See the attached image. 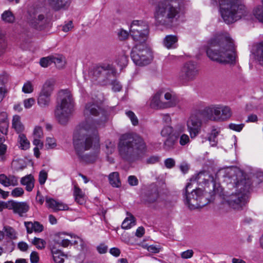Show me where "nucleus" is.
I'll list each match as a JSON object with an SVG mask.
<instances>
[{
  "label": "nucleus",
  "mask_w": 263,
  "mask_h": 263,
  "mask_svg": "<svg viewBox=\"0 0 263 263\" xmlns=\"http://www.w3.org/2000/svg\"><path fill=\"white\" fill-rule=\"evenodd\" d=\"M100 139L97 127L87 121L77 126L73 143L77 154L84 161L93 163L99 159Z\"/></svg>",
  "instance_id": "obj_1"
},
{
  "label": "nucleus",
  "mask_w": 263,
  "mask_h": 263,
  "mask_svg": "<svg viewBox=\"0 0 263 263\" xmlns=\"http://www.w3.org/2000/svg\"><path fill=\"white\" fill-rule=\"evenodd\" d=\"M206 54L212 61L222 64H235L237 58L233 40L229 34H219L208 42Z\"/></svg>",
  "instance_id": "obj_2"
},
{
  "label": "nucleus",
  "mask_w": 263,
  "mask_h": 263,
  "mask_svg": "<svg viewBox=\"0 0 263 263\" xmlns=\"http://www.w3.org/2000/svg\"><path fill=\"white\" fill-rule=\"evenodd\" d=\"M120 156L127 161H133L143 155L147 150L143 139L138 135H123L118 144Z\"/></svg>",
  "instance_id": "obj_3"
},
{
  "label": "nucleus",
  "mask_w": 263,
  "mask_h": 263,
  "mask_svg": "<svg viewBox=\"0 0 263 263\" xmlns=\"http://www.w3.org/2000/svg\"><path fill=\"white\" fill-rule=\"evenodd\" d=\"M154 16L156 23L166 27L176 24L180 16L179 0H162L155 8Z\"/></svg>",
  "instance_id": "obj_4"
},
{
  "label": "nucleus",
  "mask_w": 263,
  "mask_h": 263,
  "mask_svg": "<svg viewBox=\"0 0 263 263\" xmlns=\"http://www.w3.org/2000/svg\"><path fill=\"white\" fill-rule=\"evenodd\" d=\"M74 99L69 91L62 90L59 91L54 110L56 121L62 125L67 124L74 113Z\"/></svg>",
  "instance_id": "obj_5"
},
{
  "label": "nucleus",
  "mask_w": 263,
  "mask_h": 263,
  "mask_svg": "<svg viewBox=\"0 0 263 263\" xmlns=\"http://www.w3.org/2000/svg\"><path fill=\"white\" fill-rule=\"evenodd\" d=\"M237 177H240L237 178V180L235 183L237 192L229 196L227 202L233 209L239 210L247 203L248 198V193L251 189L252 181L241 171L238 172Z\"/></svg>",
  "instance_id": "obj_6"
},
{
  "label": "nucleus",
  "mask_w": 263,
  "mask_h": 263,
  "mask_svg": "<svg viewBox=\"0 0 263 263\" xmlns=\"http://www.w3.org/2000/svg\"><path fill=\"white\" fill-rule=\"evenodd\" d=\"M183 201L190 210L201 208L214 200V194L210 195L200 188L193 189V183H188L183 191Z\"/></svg>",
  "instance_id": "obj_7"
},
{
  "label": "nucleus",
  "mask_w": 263,
  "mask_h": 263,
  "mask_svg": "<svg viewBox=\"0 0 263 263\" xmlns=\"http://www.w3.org/2000/svg\"><path fill=\"white\" fill-rule=\"evenodd\" d=\"M219 4L221 17L228 24L246 17L249 13L240 0H219Z\"/></svg>",
  "instance_id": "obj_8"
},
{
  "label": "nucleus",
  "mask_w": 263,
  "mask_h": 263,
  "mask_svg": "<svg viewBox=\"0 0 263 263\" xmlns=\"http://www.w3.org/2000/svg\"><path fill=\"white\" fill-rule=\"evenodd\" d=\"M89 76L93 81H97L100 85H107L110 84L112 78H114V70L109 65L96 66L89 72Z\"/></svg>",
  "instance_id": "obj_9"
},
{
  "label": "nucleus",
  "mask_w": 263,
  "mask_h": 263,
  "mask_svg": "<svg viewBox=\"0 0 263 263\" xmlns=\"http://www.w3.org/2000/svg\"><path fill=\"white\" fill-rule=\"evenodd\" d=\"M131 58L136 65L143 66L151 62L152 54L145 46L136 45L131 51Z\"/></svg>",
  "instance_id": "obj_10"
},
{
  "label": "nucleus",
  "mask_w": 263,
  "mask_h": 263,
  "mask_svg": "<svg viewBox=\"0 0 263 263\" xmlns=\"http://www.w3.org/2000/svg\"><path fill=\"white\" fill-rule=\"evenodd\" d=\"M83 114L86 118H89L91 116L99 117L96 121L98 125L104 124L107 119V112L94 102H90L86 104Z\"/></svg>",
  "instance_id": "obj_11"
},
{
  "label": "nucleus",
  "mask_w": 263,
  "mask_h": 263,
  "mask_svg": "<svg viewBox=\"0 0 263 263\" xmlns=\"http://www.w3.org/2000/svg\"><path fill=\"white\" fill-rule=\"evenodd\" d=\"M27 21L33 27L39 29L46 21L45 13L42 8L33 7L28 12Z\"/></svg>",
  "instance_id": "obj_12"
},
{
  "label": "nucleus",
  "mask_w": 263,
  "mask_h": 263,
  "mask_svg": "<svg viewBox=\"0 0 263 263\" xmlns=\"http://www.w3.org/2000/svg\"><path fill=\"white\" fill-rule=\"evenodd\" d=\"M198 74V68L196 63L188 62L181 68L178 78L182 83H187L194 80Z\"/></svg>",
  "instance_id": "obj_13"
},
{
  "label": "nucleus",
  "mask_w": 263,
  "mask_h": 263,
  "mask_svg": "<svg viewBox=\"0 0 263 263\" xmlns=\"http://www.w3.org/2000/svg\"><path fill=\"white\" fill-rule=\"evenodd\" d=\"M202 124V120L197 115L193 114L189 117L186 122V126L192 139L195 138L200 134Z\"/></svg>",
  "instance_id": "obj_14"
},
{
  "label": "nucleus",
  "mask_w": 263,
  "mask_h": 263,
  "mask_svg": "<svg viewBox=\"0 0 263 263\" xmlns=\"http://www.w3.org/2000/svg\"><path fill=\"white\" fill-rule=\"evenodd\" d=\"M220 111H222L220 104H211L201 110L200 114L209 120L217 122V120L221 119L219 116Z\"/></svg>",
  "instance_id": "obj_15"
},
{
  "label": "nucleus",
  "mask_w": 263,
  "mask_h": 263,
  "mask_svg": "<svg viewBox=\"0 0 263 263\" xmlns=\"http://www.w3.org/2000/svg\"><path fill=\"white\" fill-rule=\"evenodd\" d=\"M9 208V210H13L14 213L18 214L20 216H23L29 209V206L26 202H16L13 200H11V204Z\"/></svg>",
  "instance_id": "obj_16"
},
{
  "label": "nucleus",
  "mask_w": 263,
  "mask_h": 263,
  "mask_svg": "<svg viewBox=\"0 0 263 263\" xmlns=\"http://www.w3.org/2000/svg\"><path fill=\"white\" fill-rule=\"evenodd\" d=\"M71 0H47L49 7L55 11L66 10L70 6Z\"/></svg>",
  "instance_id": "obj_17"
},
{
  "label": "nucleus",
  "mask_w": 263,
  "mask_h": 263,
  "mask_svg": "<svg viewBox=\"0 0 263 263\" xmlns=\"http://www.w3.org/2000/svg\"><path fill=\"white\" fill-rule=\"evenodd\" d=\"M130 30H134L136 33H137L138 31H142L141 34L143 35L149 33V27L147 24L142 21H134L130 25Z\"/></svg>",
  "instance_id": "obj_18"
},
{
  "label": "nucleus",
  "mask_w": 263,
  "mask_h": 263,
  "mask_svg": "<svg viewBox=\"0 0 263 263\" xmlns=\"http://www.w3.org/2000/svg\"><path fill=\"white\" fill-rule=\"evenodd\" d=\"M146 201L149 203L161 201L158 187L156 185H152L151 189L148 191L146 195Z\"/></svg>",
  "instance_id": "obj_19"
},
{
  "label": "nucleus",
  "mask_w": 263,
  "mask_h": 263,
  "mask_svg": "<svg viewBox=\"0 0 263 263\" xmlns=\"http://www.w3.org/2000/svg\"><path fill=\"white\" fill-rule=\"evenodd\" d=\"M56 81L53 78L47 79L42 86L40 92L52 96L55 85Z\"/></svg>",
  "instance_id": "obj_20"
},
{
  "label": "nucleus",
  "mask_w": 263,
  "mask_h": 263,
  "mask_svg": "<svg viewBox=\"0 0 263 263\" xmlns=\"http://www.w3.org/2000/svg\"><path fill=\"white\" fill-rule=\"evenodd\" d=\"M164 97L165 100V101L164 102L165 108L174 107L179 102L178 97L173 92H167L164 94Z\"/></svg>",
  "instance_id": "obj_21"
},
{
  "label": "nucleus",
  "mask_w": 263,
  "mask_h": 263,
  "mask_svg": "<svg viewBox=\"0 0 263 263\" xmlns=\"http://www.w3.org/2000/svg\"><path fill=\"white\" fill-rule=\"evenodd\" d=\"M162 95V91H158L153 96L149 104L151 108L156 109L165 108L164 102L161 100Z\"/></svg>",
  "instance_id": "obj_22"
},
{
  "label": "nucleus",
  "mask_w": 263,
  "mask_h": 263,
  "mask_svg": "<svg viewBox=\"0 0 263 263\" xmlns=\"http://www.w3.org/2000/svg\"><path fill=\"white\" fill-rule=\"evenodd\" d=\"M46 203L49 208L54 211L67 210L68 209L66 204L59 202L52 198H46Z\"/></svg>",
  "instance_id": "obj_23"
},
{
  "label": "nucleus",
  "mask_w": 263,
  "mask_h": 263,
  "mask_svg": "<svg viewBox=\"0 0 263 263\" xmlns=\"http://www.w3.org/2000/svg\"><path fill=\"white\" fill-rule=\"evenodd\" d=\"M196 179L200 184H206L210 182L215 183L214 176L206 171L201 172L198 173Z\"/></svg>",
  "instance_id": "obj_24"
},
{
  "label": "nucleus",
  "mask_w": 263,
  "mask_h": 263,
  "mask_svg": "<svg viewBox=\"0 0 263 263\" xmlns=\"http://www.w3.org/2000/svg\"><path fill=\"white\" fill-rule=\"evenodd\" d=\"M51 96L39 92L37 98V103L40 107L48 108L51 104Z\"/></svg>",
  "instance_id": "obj_25"
},
{
  "label": "nucleus",
  "mask_w": 263,
  "mask_h": 263,
  "mask_svg": "<svg viewBox=\"0 0 263 263\" xmlns=\"http://www.w3.org/2000/svg\"><path fill=\"white\" fill-rule=\"evenodd\" d=\"M178 37L175 35H167L163 40V45L167 49L175 48L177 46Z\"/></svg>",
  "instance_id": "obj_26"
},
{
  "label": "nucleus",
  "mask_w": 263,
  "mask_h": 263,
  "mask_svg": "<svg viewBox=\"0 0 263 263\" xmlns=\"http://www.w3.org/2000/svg\"><path fill=\"white\" fill-rule=\"evenodd\" d=\"M50 250L55 263H63L64 260V257H66L67 255L57 249L55 246H51Z\"/></svg>",
  "instance_id": "obj_27"
},
{
  "label": "nucleus",
  "mask_w": 263,
  "mask_h": 263,
  "mask_svg": "<svg viewBox=\"0 0 263 263\" xmlns=\"http://www.w3.org/2000/svg\"><path fill=\"white\" fill-rule=\"evenodd\" d=\"M21 183L26 186V190L28 192H31L34 186V179L31 175H28L21 178Z\"/></svg>",
  "instance_id": "obj_28"
},
{
  "label": "nucleus",
  "mask_w": 263,
  "mask_h": 263,
  "mask_svg": "<svg viewBox=\"0 0 263 263\" xmlns=\"http://www.w3.org/2000/svg\"><path fill=\"white\" fill-rule=\"evenodd\" d=\"M178 137L175 135L170 136L164 142L163 148L166 151H170L175 148L177 143Z\"/></svg>",
  "instance_id": "obj_29"
},
{
  "label": "nucleus",
  "mask_w": 263,
  "mask_h": 263,
  "mask_svg": "<svg viewBox=\"0 0 263 263\" xmlns=\"http://www.w3.org/2000/svg\"><path fill=\"white\" fill-rule=\"evenodd\" d=\"M220 107L222 111L219 112V116L221 119L217 120V122L225 121L228 120L232 116V111L231 108L228 106H224L220 104Z\"/></svg>",
  "instance_id": "obj_30"
},
{
  "label": "nucleus",
  "mask_w": 263,
  "mask_h": 263,
  "mask_svg": "<svg viewBox=\"0 0 263 263\" xmlns=\"http://www.w3.org/2000/svg\"><path fill=\"white\" fill-rule=\"evenodd\" d=\"M63 236L64 234H63L55 235L54 238L55 245L53 246L57 247V245H59V246H62L63 247H68L70 244V241L67 239H65Z\"/></svg>",
  "instance_id": "obj_31"
},
{
  "label": "nucleus",
  "mask_w": 263,
  "mask_h": 263,
  "mask_svg": "<svg viewBox=\"0 0 263 263\" xmlns=\"http://www.w3.org/2000/svg\"><path fill=\"white\" fill-rule=\"evenodd\" d=\"M108 179L110 184L113 187H119L121 185V183L119 179V174L117 172L110 173L108 176Z\"/></svg>",
  "instance_id": "obj_32"
},
{
  "label": "nucleus",
  "mask_w": 263,
  "mask_h": 263,
  "mask_svg": "<svg viewBox=\"0 0 263 263\" xmlns=\"http://www.w3.org/2000/svg\"><path fill=\"white\" fill-rule=\"evenodd\" d=\"M12 127L15 129L18 133L22 132L24 129V127L21 122L20 117L18 115H15L12 119Z\"/></svg>",
  "instance_id": "obj_33"
},
{
  "label": "nucleus",
  "mask_w": 263,
  "mask_h": 263,
  "mask_svg": "<svg viewBox=\"0 0 263 263\" xmlns=\"http://www.w3.org/2000/svg\"><path fill=\"white\" fill-rule=\"evenodd\" d=\"M141 33L142 31H138L137 33L134 32V30H130V34L133 39L136 42L139 43H144L147 39L148 34H145L143 35Z\"/></svg>",
  "instance_id": "obj_34"
},
{
  "label": "nucleus",
  "mask_w": 263,
  "mask_h": 263,
  "mask_svg": "<svg viewBox=\"0 0 263 263\" xmlns=\"http://www.w3.org/2000/svg\"><path fill=\"white\" fill-rule=\"evenodd\" d=\"M73 195L76 201L80 204L84 203V194L82 190L77 186L75 185L74 187Z\"/></svg>",
  "instance_id": "obj_35"
},
{
  "label": "nucleus",
  "mask_w": 263,
  "mask_h": 263,
  "mask_svg": "<svg viewBox=\"0 0 263 263\" xmlns=\"http://www.w3.org/2000/svg\"><path fill=\"white\" fill-rule=\"evenodd\" d=\"M254 54L259 64L263 65V42L257 45Z\"/></svg>",
  "instance_id": "obj_36"
},
{
  "label": "nucleus",
  "mask_w": 263,
  "mask_h": 263,
  "mask_svg": "<svg viewBox=\"0 0 263 263\" xmlns=\"http://www.w3.org/2000/svg\"><path fill=\"white\" fill-rule=\"evenodd\" d=\"M128 57L125 55V53L124 51H122L118 55L116 60V62L118 65H119L121 68H123L126 66L128 64Z\"/></svg>",
  "instance_id": "obj_37"
},
{
  "label": "nucleus",
  "mask_w": 263,
  "mask_h": 263,
  "mask_svg": "<svg viewBox=\"0 0 263 263\" xmlns=\"http://www.w3.org/2000/svg\"><path fill=\"white\" fill-rule=\"evenodd\" d=\"M262 4V5L258 6L253 9V13L259 22L263 23V0Z\"/></svg>",
  "instance_id": "obj_38"
},
{
  "label": "nucleus",
  "mask_w": 263,
  "mask_h": 263,
  "mask_svg": "<svg viewBox=\"0 0 263 263\" xmlns=\"http://www.w3.org/2000/svg\"><path fill=\"white\" fill-rule=\"evenodd\" d=\"M135 224L136 221L135 217L131 215L130 217L126 218L123 221L122 223V228L124 229H128Z\"/></svg>",
  "instance_id": "obj_39"
},
{
  "label": "nucleus",
  "mask_w": 263,
  "mask_h": 263,
  "mask_svg": "<svg viewBox=\"0 0 263 263\" xmlns=\"http://www.w3.org/2000/svg\"><path fill=\"white\" fill-rule=\"evenodd\" d=\"M219 134L218 131L216 129H213L211 131L208 140L209 141L210 144L212 146H215L217 143V137Z\"/></svg>",
  "instance_id": "obj_40"
},
{
  "label": "nucleus",
  "mask_w": 263,
  "mask_h": 263,
  "mask_svg": "<svg viewBox=\"0 0 263 263\" xmlns=\"http://www.w3.org/2000/svg\"><path fill=\"white\" fill-rule=\"evenodd\" d=\"M14 16L11 11H5L2 14V19L5 22L11 23L14 21Z\"/></svg>",
  "instance_id": "obj_41"
},
{
  "label": "nucleus",
  "mask_w": 263,
  "mask_h": 263,
  "mask_svg": "<svg viewBox=\"0 0 263 263\" xmlns=\"http://www.w3.org/2000/svg\"><path fill=\"white\" fill-rule=\"evenodd\" d=\"M32 243L35 246L37 249L42 250L45 247L46 241L41 238L34 237Z\"/></svg>",
  "instance_id": "obj_42"
},
{
  "label": "nucleus",
  "mask_w": 263,
  "mask_h": 263,
  "mask_svg": "<svg viewBox=\"0 0 263 263\" xmlns=\"http://www.w3.org/2000/svg\"><path fill=\"white\" fill-rule=\"evenodd\" d=\"M20 143L21 147L23 149H27L29 147V142L27 139L26 136L24 134H20L19 135Z\"/></svg>",
  "instance_id": "obj_43"
},
{
  "label": "nucleus",
  "mask_w": 263,
  "mask_h": 263,
  "mask_svg": "<svg viewBox=\"0 0 263 263\" xmlns=\"http://www.w3.org/2000/svg\"><path fill=\"white\" fill-rule=\"evenodd\" d=\"M4 230L6 233V236L10 239H15V232L14 229L9 226H5L4 227Z\"/></svg>",
  "instance_id": "obj_44"
},
{
  "label": "nucleus",
  "mask_w": 263,
  "mask_h": 263,
  "mask_svg": "<svg viewBox=\"0 0 263 263\" xmlns=\"http://www.w3.org/2000/svg\"><path fill=\"white\" fill-rule=\"evenodd\" d=\"M127 116L130 119L133 125L136 126L138 124V119L134 112L130 110L126 111L125 112Z\"/></svg>",
  "instance_id": "obj_45"
},
{
  "label": "nucleus",
  "mask_w": 263,
  "mask_h": 263,
  "mask_svg": "<svg viewBox=\"0 0 263 263\" xmlns=\"http://www.w3.org/2000/svg\"><path fill=\"white\" fill-rule=\"evenodd\" d=\"M105 152L107 155L111 154L113 153L115 150V145L114 143L109 141H106L105 142Z\"/></svg>",
  "instance_id": "obj_46"
},
{
  "label": "nucleus",
  "mask_w": 263,
  "mask_h": 263,
  "mask_svg": "<svg viewBox=\"0 0 263 263\" xmlns=\"http://www.w3.org/2000/svg\"><path fill=\"white\" fill-rule=\"evenodd\" d=\"M40 65L43 67H47L50 65L52 63V57H48L45 58H42L40 60Z\"/></svg>",
  "instance_id": "obj_47"
},
{
  "label": "nucleus",
  "mask_w": 263,
  "mask_h": 263,
  "mask_svg": "<svg viewBox=\"0 0 263 263\" xmlns=\"http://www.w3.org/2000/svg\"><path fill=\"white\" fill-rule=\"evenodd\" d=\"M129 33L123 29H120L118 33V37L120 41H124L128 39Z\"/></svg>",
  "instance_id": "obj_48"
},
{
  "label": "nucleus",
  "mask_w": 263,
  "mask_h": 263,
  "mask_svg": "<svg viewBox=\"0 0 263 263\" xmlns=\"http://www.w3.org/2000/svg\"><path fill=\"white\" fill-rule=\"evenodd\" d=\"M47 173L44 171L42 170L40 173L39 176V182L41 185L44 184L47 178Z\"/></svg>",
  "instance_id": "obj_49"
},
{
  "label": "nucleus",
  "mask_w": 263,
  "mask_h": 263,
  "mask_svg": "<svg viewBox=\"0 0 263 263\" xmlns=\"http://www.w3.org/2000/svg\"><path fill=\"white\" fill-rule=\"evenodd\" d=\"M173 133V128L171 126L164 127L161 130V134L163 137H168L170 136H172Z\"/></svg>",
  "instance_id": "obj_50"
},
{
  "label": "nucleus",
  "mask_w": 263,
  "mask_h": 263,
  "mask_svg": "<svg viewBox=\"0 0 263 263\" xmlns=\"http://www.w3.org/2000/svg\"><path fill=\"white\" fill-rule=\"evenodd\" d=\"M190 138L186 134H182L179 139V143L181 145L184 146L190 142Z\"/></svg>",
  "instance_id": "obj_51"
},
{
  "label": "nucleus",
  "mask_w": 263,
  "mask_h": 263,
  "mask_svg": "<svg viewBox=\"0 0 263 263\" xmlns=\"http://www.w3.org/2000/svg\"><path fill=\"white\" fill-rule=\"evenodd\" d=\"M22 90L25 93H31L33 91V86L30 82H27L24 84Z\"/></svg>",
  "instance_id": "obj_52"
},
{
  "label": "nucleus",
  "mask_w": 263,
  "mask_h": 263,
  "mask_svg": "<svg viewBox=\"0 0 263 263\" xmlns=\"http://www.w3.org/2000/svg\"><path fill=\"white\" fill-rule=\"evenodd\" d=\"M33 136L35 138H42L43 137V130L40 126H36L33 131Z\"/></svg>",
  "instance_id": "obj_53"
},
{
  "label": "nucleus",
  "mask_w": 263,
  "mask_h": 263,
  "mask_svg": "<svg viewBox=\"0 0 263 263\" xmlns=\"http://www.w3.org/2000/svg\"><path fill=\"white\" fill-rule=\"evenodd\" d=\"M24 193V190L22 187H16L12 191L11 195L14 197H20L23 195Z\"/></svg>",
  "instance_id": "obj_54"
},
{
  "label": "nucleus",
  "mask_w": 263,
  "mask_h": 263,
  "mask_svg": "<svg viewBox=\"0 0 263 263\" xmlns=\"http://www.w3.org/2000/svg\"><path fill=\"white\" fill-rule=\"evenodd\" d=\"M24 225L26 228L27 233L31 234L34 232V224L33 222L31 221L24 222Z\"/></svg>",
  "instance_id": "obj_55"
},
{
  "label": "nucleus",
  "mask_w": 263,
  "mask_h": 263,
  "mask_svg": "<svg viewBox=\"0 0 263 263\" xmlns=\"http://www.w3.org/2000/svg\"><path fill=\"white\" fill-rule=\"evenodd\" d=\"M229 128L236 132H240L244 127L243 124H236L234 123H230L229 125Z\"/></svg>",
  "instance_id": "obj_56"
},
{
  "label": "nucleus",
  "mask_w": 263,
  "mask_h": 263,
  "mask_svg": "<svg viewBox=\"0 0 263 263\" xmlns=\"http://www.w3.org/2000/svg\"><path fill=\"white\" fill-rule=\"evenodd\" d=\"M35 103V99L33 98H30L24 100V105L26 108H30Z\"/></svg>",
  "instance_id": "obj_57"
},
{
  "label": "nucleus",
  "mask_w": 263,
  "mask_h": 263,
  "mask_svg": "<svg viewBox=\"0 0 263 263\" xmlns=\"http://www.w3.org/2000/svg\"><path fill=\"white\" fill-rule=\"evenodd\" d=\"M0 183L5 186H9V176L7 177L5 174L0 175Z\"/></svg>",
  "instance_id": "obj_58"
},
{
  "label": "nucleus",
  "mask_w": 263,
  "mask_h": 263,
  "mask_svg": "<svg viewBox=\"0 0 263 263\" xmlns=\"http://www.w3.org/2000/svg\"><path fill=\"white\" fill-rule=\"evenodd\" d=\"M164 164L166 168H172L175 165V161L173 158H167L164 161Z\"/></svg>",
  "instance_id": "obj_59"
},
{
  "label": "nucleus",
  "mask_w": 263,
  "mask_h": 263,
  "mask_svg": "<svg viewBox=\"0 0 263 263\" xmlns=\"http://www.w3.org/2000/svg\"><path fill=\"white\" fill-rule=\"evenodd\" d=\"M111 84L112 85V89L114 91H119L122 89V85L120 84L119 81L114 80L111 81Z\"/></svg>",
  "instance_id": "obj_60"
},
{
  "label": "nucleus",
  "mask_w": 263,
  "mask_h": 263,
  "mask_svg": "<svg viewBox=\"0 0 263 263\" xmlns=\"http://www.w3.org/2000/svg\"><path fill=\"white\" fill-rule=\"evenodd\" d=\"M128 183L131 186H136L138 184L139 181L135 176H129L128 177Z\"/></svg>",
  "instance_id": "obj_61"
},
{
  "label": "nucleus",
  "mask_w": 263,
  "mask_h": 263,
  "mask_svg": "<svg viewBox=\"0 0 263 263\" xmlns=\"http://www.w3.org/2000/svg\"><path fill=\"white\" fill-rule=\"evenodd\" d=\"M34 232L35 233H40L43 231V226L38 221H34Z\"/></svg>",
  "instance_id": "obj_62"
},
{
  "label": "nucleus",
  "mask_w": 263,
  "mask_h": 263,
  "mask_svg": "<svg viewBox=\"0 0 263 263\" xmlns=\"http://www.w3.org/2000/svg\"><path fill=\"white\" fill-rule=\"evenodd\" d=\"M39 261V256L38 253L35 251H33L30 254V261L31 263H37Z\"/></svg>",
  "instance_id": "obj_63"
},
{
  "label": "nucleus",
  "mask_w": 263,
  "mask_h": 263,
  "mask_svg": "<svg viewBox=\"0 0 263 263\" xmlns=\"http://www.w3.org/2000/svg\"><path fill=\"white\" fill-rule=\"evenodd\" d=\"M193 253L194 252L192 250H188L183 252L181 254V256L182 258L188 259L193 256Z\"/></svg>",
  "instance_id": "obj_64"
}]
</instances>
